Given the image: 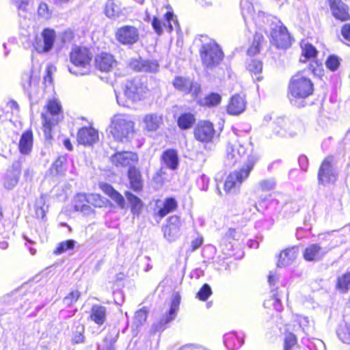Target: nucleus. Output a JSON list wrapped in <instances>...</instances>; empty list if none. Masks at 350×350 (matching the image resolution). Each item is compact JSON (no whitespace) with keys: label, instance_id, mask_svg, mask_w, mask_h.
<instances>
[{"label":"nucleus","instance_id":"obj_25","mask_svg":"<svg viewBox=\"0 0 350 350\" xmlns=\"http://www.w3.org/2000/svg\"><path fill=\"white\" fill-rule=\"evenodd\" d=\"M303 124L297 119L288 118V124L286 127L277 129L276 132L280 137H294L303 131Z\"/></svg>","mask_w":350,"mask_h":350},{"label":"nucleus","instance_id":"obj_4","mask_svg":"<svg viewBox=\"0 0 350 350\" xmlns=\"http://www.w3.org/2000/svg\"><path fill=\"white\" fill-rule=\"evenodd\" d=\"M70 59L72 64L68 67L70 73L75 75H85L90 72L92 53L85 47H74L70 53Z\"/></svg>","mask_w":350,"mask_h":350},{"label":"nucleus","instance_id":"obj_6","mask_svg":"<svg viewBox=\"0 0 350 350\" xmlns=\"http://www.w3.org/2000/svg\"><path fill=\"white\" fill-rule=\"evenodd\" d=\"M244 238L245 236L239 230L228 229L221 241L223 252L228 256H241Z\"/></svg>","mask_w":350,"mask_h":350},{"label":"nucleus","instance_id":"obj_52","mask_svg":"<svg viewBox=\"0 0 350 350\" xmlns=\"http://www.w3.org/2000/svg\"><path fill=\"white\" fill-rule=\"evenodd\" d=\"M288 124V118L284 117H277L271 122V131L273 134L279 136V133L276 132L277 129L286 127Z\"/></svg>","mask_w":350,"mask_h":350},{"label":"nucleus","instance_id":"obj_10","mask_svg":"<svg viewBox=\"0 0 350 350\" xmlns=\"http://www.w3.org/2000/svg\"><path fill=\"white\" fill-rule=\"evenodd\" d=\"M253 3L254 6L255 5H257L256 1H253ZM254 10L255 8H254L252 13L247 15L246 18L242 15L246 26H248L250 21H252L259 31H262L265 34H268L271 23H273V21L278 20V18L271 15H268L260 10H258V13L254 14Z\"/></svg>","mask_w":350,"mask_h":350},{"label":"nucleus","instance_id":"obj_38","mask_svg":"<svg viewBox=\"0 0 350 350\" xmlns=\"http://www.w3.org/2000/svg\"><path fill=\"white\" fill-rule=\"evenodd\" d=\"M38 79L36 77H33L32 70L24 72L21 77V85L25 92L29 94L36 88L38 85Z\"/></svg>","mask_w":350,"mask_h":350},{"label":"nucleus","instance_id":"obj_45","mask_svg":"<svg viewBox=\"0 0 350 350\" xmlns=\"http://www.w3.org/2000/svg\"><path fill=\"white\" fill-rule=\"evenodd\" d=\"M122 10L120 6L113 0H108L105 8V14L109 18H116L121 14Z\"/></svg>","mask_w":350,"mask_h":350},{"label":"nucleus","instance_id":"obj_55","mask_svg":"<svg viewBox=\"0 0 350 350\" xmlns=\"http://www.w3.org/2000/svg\"><path fill=\"white\" fill-rule=\"evenodd\" d=\"M341 59L335 55H329L326 62L325 66L329 70L334 72L338 70L340 65Z\"/></svg>","mask_w":350,"mask_h":350},{"label":"nucleus","instance_id":"obj_9","mask_svg":"<svg viewBox=\"0 0 350 350\" xmlns=\"http://www.w3.org/2000/svg\"><path fill=\"white\" fill-rule=\"evenodd\" d=\"M46 107L47 111L41 115L45 133L50 131L51 127L57 124L62 117V107L57 100H50Z\"/></svg>","mask_w":350,"mask_h":350},{"label":"nucleus","instance_id":"obj_36","mask_svg":"<svg viewBox=\"0 0 350 350\" xmlns=\"http://www.w3.org/2000/svg\"><path fill=\"white\" fill-rule=\"evenodd\" d=\"M124 195L130 205L131 213L133 215V216L138 217L142 213L143 208V202L139 198L133 194L130 191H126Z\"/></svg>","mask_w":350,"mask_h":350},{"label":"nucleus","instance_id":"obj_47","mask_svg":"<svg viewBox=\"0 0 350 350\" xmlns=\"http://www.w3.org/2000/svg\"><path fill=\"white\" fill-rule=\"evenodd\" d=\"M77 241L73 239H68L59 243L53 251L55 255H60L66 252L74 250Z\"/></svg>","mask_w":350,"mask_h":350},{"label":"nucleus","instance_id":"obj_61","mask_svg":"<svg viewBox=\"0 0 350 350\" xmlns=\"http://www.w3.org/2000/svg\"><path fill=\"white\" fill-rule=\"evenodd\" d=\"M308 70L311 71L314 75L320 77L323 75V70L321 63L317 60H311L308 65Z\"/></svg>","mask_w":350,"mask_h":350},{"label":"nucleus","instance_id":"obj_15","mask_svg":"<svg viewBox=\"0 0 350 350\" xmlns=\"http://www.w3.org/2000/svg\"><path fill=\"white\" fill-rule=\"evenodd\" d=\"M180 299L181 297L178 293H173L168 313L164 315L157 323L154 325L156 331L163 330L165 328V325L175 319L179 310Z\"/></svg>","mask_w":350,"mask_h":350},{"label":"nucleus","instance_id":"obj_26","mask_svg":"<svg viewBox=\"0 0 350 350\" xmlns=\"http://www.w3.org/2000/svg\"><path fill=\"white\" fill-rule=\"evenodd\" d=\"M329 251L317 243L311 244L307 247L304 252V258L307 261H317L321 260Z\"/></svg>","mask_w":350,"mask_h":350},{"label":"nucleus","instance_id":"obj_53","mask_svg":"<svg viewBox=\"0 0 350 350\" xmlns=\"http://www.w3.org/2000/svg\"><path fill=\"white\" fill-rule=\"evenodd\" d=\"M87 200L88 203L94 206V207H103L106 203L105 200L99 194L96 193L87 194Z\"/></svg>","mask_w":350,"mask_h":350},{"label":"nucleus","instance_id":"obj_54","mask_svg":"<svg viewBox=\"0 0 350 350\" xmlns=\"http://www.w3.org/2000/svg\"><path fill=\"white\" fill-rule=\"evenodd\" d=\"M148 310L145 308H141L135 312L133 323L137 327L142 326L145 323L147 319Z\"/></svg>","mask_w":350,"mask_h":350},{"label":"nucleus","instance_id":"obj_22","mask_svg":"<svg viewBox=\"0 0 350 350\" xmlns=\"http://www.w3.org/2000/svg\"><path fill=\"white\" fill-rule=\"evenodd\" d=\"M328 3L332 16L336 20L342 22L350 20L349 8L342 0H328Z\"/></svg>","mask_w":350,"mask_h":350},{"label":"nucleus","instance_id":"obj_35","mask_svg":"<svg viewBox=\"0 0 350 350\" xmlns=\"http://www.w3.org/2000/svg\"><path fill=\"white\" fill-rule=\"evenodd\" d=\"M144 129L148 131H157L163 123L162 116L156 113L147 114L143 119Z\"/></svg>","mask_w":350,"mask_h":350},{"label":"nucleus","instance_id":"obj_56","mask_svg":"<svg viewBox=\"0 0 350 350\" xmlns=\"http://www.w3.org/2000/svg\"><path fill=\"white\" fill-rule=\"evenodd\" d=\"M66 159L64 157H58L53 163L52 170L58 175H62L66 170Z\"/></svg>","mask_w":350,"mask_h":350},{"label":"nucleus","instance_id":"obj_62","mask_svg":"<svg viewBox=\"0 0 350 350\" xmlns=\"http://www.w3.org/2000/svg\"><path fill=\"white\" fill-rule=\"evenodd\" d=\"M38 15L44 18L49 19L51 16V12L49 9V6L45 3H40L38 8Z\"/></svg>","mask_w":350,"mask_h":350},{"label":"nucleus","instance_id":"obj_28","mask_svg":"<svg viewBox=\"0 0 350 350\" xmlns=\"http://www.w3.org/2000/svg\"><path fill=\"white\" fill-rule=\"evenodd\" d=\"M131 68L139 72H156L159 68V64L154 61L134 59L130 64Z\"/></svg>","mask_w":350,"mask_h":350},{"label":"nucleus","instance_id":"obj_33","mask_svg":"<svg viewBox=\"0 0 350 350\" xmlns=\"http://www.w3.org/2000/svg\"><path fill=\"white\" fill-rule=\"evenodd\" d=\"M90 317L98 325H103L107 318V308L103 306L93 305Z\"/></svg>","mask_w":350,"mask_h":350},{"label":"nucleus","instance_id":"obj_12","mask_svg":"<svg viewBox=\"0 0 350 350\" xmlns=\"http://www.w3.org/2000/svg\"><path fill=\"white\" fill-rule=\"evenodd\" d=\"M21 174V163L14 161L1 176L0 183L6 190H12L18 183Z\"/></svg>","mask_w":350,"mask_h":350},{"label":"nucleus","instance_id":"obj_57","mask_svg":"<svg viewBox=\"0 0 350 350\" xmlns=\"http://www.w3.org/2000/svg\"><path fill=\"white\" fill-rule=\"evenodd\" d=\"M339 339L344 343L350 344V325L340 326L337 332Z\"/></svg>","mask_w":350,"mask_h":350},{"label":"nucleus","instance_id":"obj_16","mask_svg":"<svg viewBox=\"0 0 350 350\" xmlns=\"http://www.w3.org/2000/svg\"><path fill=\"white\" fill-rule=\"evenodd\" d=\"M182 222L178 215H172L168 218L167 224L163 228L164 237L169 242L175 241L180 236Z\"/></svg>","mask_w":350,"mask_h":350},{"label":"nucleus","instance_id":"obj_18","mask_svg":"<svg viewBox=\"0 0 350 350\" xmlns=\"http://www.w3.org/2000/svg\"><path fill=\"white\" fill-rule=\"evenodd\" d=\"M278 275L275 272H271L269 273L268 277V282L271 287V295L270 299L264 301V306L265 308H269L272 306L276 311L280 312L283 308L280 301V296L278 292L273 288L275 286V282L278 280Z\"/></svg>","mask_w":350,"mask_h":350},{"label":"nucleus","instance_id":"obj_23","mask_svg":"<svg viewBox=\"0 0 350 350\" xmlns=\"http://www.w3.org/2000/svg\"><path fill=\"white\" fill-rule=\"evenodd\" d=\"M166 23H161V21L159 20L157 17L154 16L151 21V25L154 30L155 33L160 36L163 33V27L167 28L169 32L173 30V25L172 23L177 27H178V21L176 18H174V14L171 12H167L165 14Z\"/></svg>","mask_w":350,"mask_h":350},{"label":"nucleus","instance_id":"obj_8","mask_svg":"<svg viewBox=\"0 0 350 350\" xmlns=\"http://www.w3.org/2000/svg\"><path fill=\"white\" fill-rule=\"evenodd\" d=\"M336 161L333 155H328L322 161L318 171V182L322 185L334 183L338 178Z\"/></svg>","mask_w":350,"mask_h":350},{"label":"nucleus","instance_id":"obj_17","mask_svg":"<svg viewBox=\"0 0 350 350\" xmlns=\"http://www.w3.org/2000/svg\"><path fill=\"white\" fill-rule=\"evenodd\" d=\"M110 161L115 166L133 167L138 161L137 154L131 151L117 152L110 157Z\"/></svg>","mask_w":350,"mask_h":350},{"label":"nucleus","instance_id":"obj_46","mask_svg":"<svg viewBox=\"0 0 350 350\" xmlns=\"http://www.w3.org/2000/svg\"><path fill=\"white\" fill-rule=\"evenodd\" d=\"M173 85L176 89L186 94L189 93L192 88L191 81L181 77H176L173 81Z\"/></svg>","mask_w":350,"mask_h":350},{"label":"nucleus","instance_id":"obj_39","mask_svg":"<svg viewBox=\"0 0 350 350\" xmlns=\"http://www.w3.org/2000/svg\"><path fill=\"white\" fill-rule=\"evenodd\" d=\"M265 42L264 36L261 33L258 31L256 32L253 42L247 49V55L250 56H254L259 53Z\"/></svg>","mask_w":350,"mask_h":350},{"label":"nucleus","instance_id":"obj_19","mask_svg":"<svg viewBox=\"0 0 350 350\" xmlns=\"http://www.w3.org/2000/svg\"><path fill=\"white\" fill-rule=\"evenodd\" d=\"M195 138L201 142L208 143L212 141L215 129L212 123L208 121H200L193 131Z\"/></svg>","mask_w":350,"mask_h":350},{"label":"nucleus","instance_id":"obj_7","mask_svg":"<svg viewBox=\"0 0 350 350\" xmlns=\"http://www.w3.org/2000/svg\"><path fill=\"white\" fill-rule=\"evenodd\" d=\"M270 42L278 49H287L291 45V40L287 28L278 20L271 23L270 29L267 34Z\"/></svg>","mask_w":350,"mask_h":350},{"label":"nucleus","instance_id":"obj_11","mask_svg":"<svg viewBox=\"0 0 350 350\" xmlns=\"http://www.w3.org/2000/svg\"><path fill=\"white\" fill-rule=\"evenodd\" d=\"M55 38V31L53 29L45 28L42 30L40 37L35 38L33 46L38 53H48L53 49Z\"/></svg>","mask_w":350,"mask_h":350},{"label":"nucleus","instance_id":"obj_64","mask_svg":"<svg viewBox=\"0 0 350 350\" xmlns=\"http://www.w3.org/2000/svg\"><path fill=\"white\" fill-rule=\"evenodd\" d=\"M209 178L205 174L199 176L196 180L198 188L202 191H206L208 188Z\"/></svg>","mask_w":350,"mask_h":350},{"label":"nucleus","instance_id":"obj_20","mask_svg":"<svg viewBox=\"0 0 350 350\" xmlns=\"http://www.w3.org/2000/svg\"><path fill=\"white\" fill-rule=\"evenodd\" d=\"M94 64L100 71L109 72L116 68L118 62L111 53L102 52L95 57Z\"/></svg>","mask_w":350,"mask_h":350},{"label":"nucleus","instance_id":"obj_13","mask_svg":"<svg viewBox=\"0 0 350 350\" xmlns=\"http://www.w3.org/2000/svg\"><path fill=\"white\" fill-rule=\"evenodd\" d=\"M147 86L141 79L135 78L127 81L124 95L132 101L141 100L147 94Z\"/></svg>","mask_w":350,"mask_h":350},{"label":"nucleus","instance_id":"obj_29","mask_svg":"<svg viewBox=\"0 0 350 350\" xmlns=\"http://www.w3.org/2000/svg\"><path fill=\"white\" fill-rule=\"evenodd\" d=\"M100 189L113 200L116 204L121 208H124L126 206L124 197L113 187L108 183H100L99 185Z\"/></svg>","mask_w":350,"mask_h":350},{"label":"nucleus","instance_id":"obj_21","mask_svg":"<svg viewBox=\"0 0 350 350\" xmlns=\"http://www.w3.org/2000/svg\"><path fill=\"white\" fill-rule=\"evenodd\" d=\"M246 153V148L240 143L229 142L226 148V165L231 167Z\"/></svg>","mask_w":350,"mask_h":350},{"label":"nucleus","instance_id":"obj_24","mask_svg":"<svg viewBox=\"0 0 350 350\" xmlns=\"http://www.w3.org/2000/svg\"><path fill=\"white\" fill-rule=\"evenodd\" d=\"M98 139L96 130L92 127H83L79 129L77 133V141L85 146L92 145Z\"/></svg>","mask_w":350,"mask_h":350},{"label":"nucleus","instance_id":"obj_60","mask_svg":"<svg viewBox=\"0 0 350 350\" xmlns=\"http://www.w3.org/2000/svg\"><path fill=\"white\" fill-rule=\"evenodd\" d=\"M212 294L211 286L208 284H204L199 290L196 297L201 301H206Z\"/></svg>","mask_w":350,"mask_h":350},{"label":"nucleus","instance_id":"obj_51","mask_svg":"<svg viewBox=\"0 0 350 350\" xmlns=\"http://www.w3.org/2000/svg\"><path fill=\"white\" fill-rule=\"evenodd\" d=\"M276 181L275 178H270L260 180L257 185V187L262 191H269L275 189Z\"/></svg>","mask_w":350,"mask_h":350},{"label":"nucleus","instance_id":"obj_49","mask_svg":"<svg viewBox=\"0 0 350 350\" xmlns=\"http://www.w3.org/2000/svg\"><path fill=\"white\" fill-rule=\"evenodd\" d=\"M284 350H300L296 336L292 333L285 334Z\"/></svg>","mask_w":350,"mask_h":350},{"label":"nucleus","instance_id":"obj_14","mask_svg":"<svg viewBox=\"0 0 350 350\" xmlns=\"http://www.w3.org/2000/svg\"><path fill=\"white\" fill-rule=\"evenodd\" d=\"M116 38L123 45L131 46L139 39V32L137 27L132 25H124L116 31Z\"/></svg>","mask_w":350,"mask_h":350},{"label":"nucleus","instance_id":"obj_37","mask_svg":"<svg viewBox=\"0 0 350 350\" xmlns=\"http://www.w3.org/2000/svg\"><path fill=\"white\" fill-rule=\"evenodd\" d=\"M33 146V133L31 131H27L21 137L18 148L23 154H28L31 151Z\"/></svg>","mask_w":350,"mask_h":350},{"label":"nucleus","instance_id":"obj_59","mask_svg":"<svg viewBox=\"0 0 350 350\" xmlns=\"http://www.w3.org/2000/svg\"><path fill=\"white\" fill-rule=\"evenodd\" d=\"M80 296L81 293L79 291H72L64 298L63 303L65 306L69 307L76 303Z\"/></svg>","mask_w":350,"mask_h":350},{"label":"nucleus","instance_id":"obj_42","mask_svg":"<svg viewBox=\"0 0 350 350\" xmlns=\"http://www.w3.org/2000/svg\"><path fill=\"white\" fill-rule=\"evenodd\" d=\"M195 122V116L191 113H182L177 120V124L178 127L182 130L191 129Z\"/></svg>","mask_w":350,"mask_h":350},{"label":"nucleus","instance_id":"obj_27","mask_svg":"<svg viewBox=\"0 0 350 350\" xmlns=\"http://www.w3.org/2000/svg\"><path fill=\"white\" fill-rule=\"evenodd\" d=\"M246 107L245 98L239 94L232 96L227 107V112L231 115H239L243 113Z\"/></svg>","mask_w":350,"mask_h":350},{"label":"nucleus","instance_id":"obj_43","mask_svg":"<svg viewBox=\"0 0 350 350\" xmlns=\"http://www.w3.org/2000/svg\"><path fill=\"white\" fill-rule=\"evenodd\" d=\"M178 207V203L175 198H167L163 202V206L158 212L161 217H163L170 213L175 211Z\"/></svg>","mask_w":350,"mask_h":350},{"label":"nucleus","instance_id":"obj_5","mask_svg":"<svg viewBox=\"0 0 350 350\" xmlns=\"http://www.w3.org/2000/svg\"><path fill=\"white\" fill-rule=\"evenodd\" d=\"M135 123L125 114L115 115L111 121V133L117 141L129 140L133 134Z\"/></svg>","mask_w":350,"mask_h":350},{"label":"nucleus","instance_id":"obj_41","mask_svg":"<svg viewBox=\"0 0 350 350\" xmlns=\"http://www.w3.org/2000/svg\"><path fill=\"white\" fill-rule=\"evenodd\" d=\"M46 196L42 194L38 198L35 202V213L36 217L44 220L46 213L48 211V206L46 205Z\"/></svg>","mask_w":350,"mask_h":350},{"label":"nucleus","instance_id":"obj_30","mask_svg":"<svg viewBox=\"0 0 350 350\" xmlns=\"http://www.w3.org/2000/svg\"><path fill=\"white\" fill-rule=\"evenodd\" d=\"M243 338L235 332L226 333L224 336V343L228 350H237L243 344Z\"/></svg>","mask_w":350,"mask_h":350},{"label":"nucleus","instance_id":"obj_3","mask_svg":"<svg viewBox=\"0 0 350 350\" xmlns=\"http://www.w3.org/2000/svg\"><path fill=\"white\" fill-rule=\"evenodd\" d=\"M258 160L257 155L250 154L240 169L230 173L224 183L225 191L228 193H237L242 183L249 177Z\"/></svg>","mask_w":350,"mask_h":350},{"label":"nucleus","instance_id":"obj_48","mask_svg":"<svg viewBox=\"0 0 350 350\" xmlns=\"http://www.w3.org/2000/svg\"><path fill=\"white\" fill-rule=\"evenodd\" d=\"M302 56L300 62H306L308 59L314 58L317 54V51L311 44L306 43L301 46Z\"/></svg>","mask_w":350,"mask_h":350},{"label":"nucleus","instance_id":"obj_63","mask_svg":"<svg viewBox=\"0 0 350 350\" xmlns=\"http://www.w3.org/2000/svg\"><path fill=\"white\" fill-rule=\"evenodd\" d=\"M294 321L297 322L301 329L306 332L308 330L309 326V319L306 317H303L301 315H296L294 317Z\"/></svg>","mask_w":350,"mask_h":350},{"label":"nucleus","instance_id":"obj_40","mask_svg":"<svg viewBox=\"0 0 350 350\" xmlns=\"http://www.w3.org/2000/svg\"><path fill=\"white\" fill-rule=\"evenodd\" d=\"M336 288L342 294L347 293L350 290V271L337 277Z\"/></svg>","mask_w":350,"mask_h":350},{"label":"nucleus","instance_id":"obj_44","mask_svg":"<svg viewBox=\"0 0 350 350\" xmlns=\"http://www.w3.org/2000/svg\"><path fill=\"white\" fill-rule=\"evenodd\" d=\"M221 97L217 93H210L203 98L199 100L198 103L201 106L215 107L221 103Z\"/></svg>","mask_w":350,"mask_h":350},{"label":"nucleus","instance_id":"obj_32","mask_svg":"<svg viewBox=\"0 0 350 350\" xmlns=\"http://www.w3.org/2000/svg\"><path fill=\"white\" fill-rule=\"evenodd\" d=\"M164 165L169 169L174 170L178 165V157L177 151L174 149L165 150L161 156Z\"/></svg>","mask_w":350,"mask_h":350},{"label":"nucleus","instance_id":"obj_31","mask_svg":"<svg viewBox=\"0 0 350 350\" xmlns=\"http://www.w3.org/2000/svg\"><path fill=\"white\" fill-rule=\"evenodd\" d=\"M298 247H292L283 250L278 262V267H286L291 264L297 258Z\"/></svg>","mask_w":350,"mask_h":350},{"label":"nucleus","instance_id":"obj_58","mask_svg":"<svg viewBox=\"0 0 350 350\" xmlns=\"http://www.w3.org/2000/svg\"><path fill=\"white\" fill-rule=\"evenodd\" d=\"M84 326L80 323H78L75 326V330L73 332L72 340L75 343H81L84 340Z\"/></svg>","mask_w":350,"mask_h":350},{"label":"nucleus","instance_id":"obj_50","mask_svg":"<svg viewBox=\"0 0 350 350\" xmlns=\"http://www.w3.org/2000/svg\"><path fill=\"white\" fill-rule=\"evenodd\" d=\"M248 70L254 75L256 76L257 80H260L261 77L258 76L262 70V63L258 59H252L247 65Z\"/></svg>","mask_w":350,"mask_h":350},{"label":"nucleus","instance_id":"obj_1","mask_svg":"<svg viewBox=\"0 0 350 350\" xmlns=\"http://www.w3.org/2000/svg\"><path fill=\"white\" fill-rule=\"evenodd\" d=\"M314 85L310 79L298 72L290 79L288 83V98L291 103L301 107L304 106V100L313 94Z\"/></svg>","mask_w":350,"mask_h":350},{"label":"nucleus","instance_id":"obj_34","mask_svg":"<svg viewBox=\"0 0 350 350\" xmlns=\"http://www.w3.org/2000/svg\"><path fill=\"white\" fill-rule=\"evenodd\" d=\"M128 176L131 188L134 191H139L143 187L142 174L136 167H130L128 171Z\"/></svg>","mask_w":350,"mask_h":350},{"label":"nucleus","instance_id":"obj_2","mask_svg":"<svg viewBox=\"0 0 350 350\" xmlns=\"http://www.w3.org/2000/svg\"><path fill=\"white\" fill-rule=\"evenodd\" d=\"M199 50L202 64L208 72L218 66L222 62L224 54L220 46L213 40L204 37Z\"/></svg>","mask_w":350,"mask_h":350}]
</instances>
